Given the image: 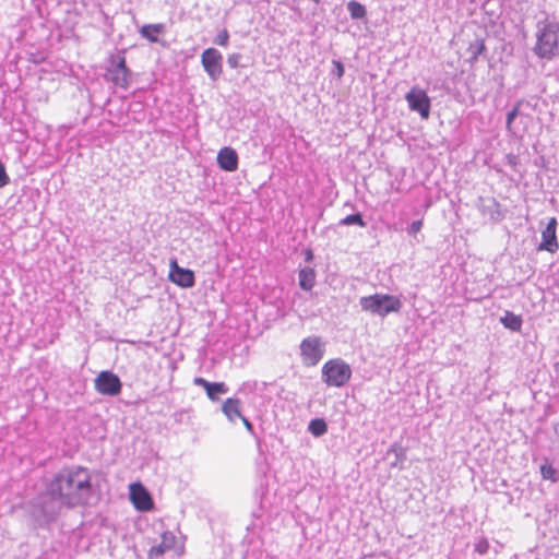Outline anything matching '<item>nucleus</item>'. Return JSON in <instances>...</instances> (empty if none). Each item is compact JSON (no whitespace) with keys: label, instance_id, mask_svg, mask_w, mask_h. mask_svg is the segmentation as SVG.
Returning <instances> with one entry per match:
<instances>
[{"label":"nucleus","instance_id":"nucleus-1","mask_svg":"<svg viewBox=\"0 0 559 559\" xmlns=\"http://www.w3.org/2000/svg\"><path fill=\"white\" fill-rule=\"evenodd\" d=\"M48 490L61 500L64 508L85 506L93 493L92 473L80 465L63 467L52 476Z\"/></svg>","mask_w":559,"mask_h":559},{"label":"nucleus","instance_id":"nucleus-2","mask_svg":"<svg viewBox=\"0 0 559 559\" xmlns=\"http://www.w3.org/2000/svg\"><path fill=\"white\" fill-rule=\"evenodd\" d=\"M537 41L535 53L540 58L550 59L559 53V24L544 21L537 24Z\"/></svg>","mask_w":559,"mask_h":559},{"label":"nucleus","instance_id":"nucleus-3","mask_svg":"<svg viewBox=\"0 0 559 559\" xmlns=\"http://www.w3.org/2000/svg\"><path fill=\"white\" fill-rule=\"evenodd\" d=\"M359 305L364 311L381 318H385L392 312H399L402 308L400 298L388 294H373L361 297Z\"/></svg>","mask_w":559,"mask_h":559},{"label":"nucleus","instance_id":"nucleus-4","mask_svg":"<svg viewBox=\"0 0 559 559\" xmlns=\"http://www.w3.org/2000/svg\"><path fill=\"white\" fill-rule=\"evenodd\" d=\"M62 508L61 500L51 495L47 486L46 491L35 499L32 514L39 525H46L56 521Z\"/></svg>","mask_w":559,"mask_h":559},{"label":"nucleus","instance_id":"nucleus-5","mask_svg":"<svg viewBox=\"0 0 559 559\" xmlns=\"http://www.w3.org/2000/svg\"><path fill=\"white\" fill-rule=\"evenodd\" d=\"M321 373L322 381L328 386L342 388L350 380L352 368L343 359L334 358L322 366Z\"/></svg>","mask_w":559,"mask_h":559},{"label":"nucleus","instance_id":"nucleus-6","mask_svg":"<svg viewBox=\"0 0 559 559\" xmlns=\"http://www.w3.org/2000/svg\"><path fill=\"white\" fill-rule=\"evenodd\" d=\"M110 67L105 75L106 80L112 82L116 86L127 90L131 84V71L127 67L124 51L118 55H111L109 58Z\"/></svg>","mask_w":559,"mask_h":559},{"label":"nucleus","instance_id":"nucleus-7","mask_svg":"<svg viewBox=\"0 0 559 559\" xmlns=\"http://www.w3.org/2000/svg\"><path fill=\"white\" fill-rule=\"evenodd\" d=\"M300 356L305 366L313 367L319 364V361L324 356V343L321 341L319 336H308L304 338L300 343Z\"/></svg>","mask_w":559,"mask_h":559},{"label":"nucleus","instance_id":"nucleus-8","mask_svg":"<svg viewBox=\"0 0 559 559\" xmlns=\"http://www.w3.org/2000/svg\"><path fill=\"white\" fill-rule=\"evenodd\" d=\"M405 99L412 111H416L423 119H427L430 115V98L427 93L418 87H413L406 95Z\"/></svg>","mask_w":559,"mask_h":559},{"label":"nucleus","instance_id":"nucleus-9","mask_svg":"<svg viewBox=\"0 0 559 559\" xmlns=\"http://www.w3.org/2000/svg\"><path fill=\"white\" fill-rule=\"evenodd\" d=\"M201 63L204 71L216 81L223 72V56L216 48H207L201 55Z\"/></svg>","mask_w":559,"mask_h":559},{"label":"nucleus","instance_id":"nucleus-10","mask_svg":"<svg viewBox=\"0 0 559 559\" xmlns=\"http://www.w3.org/2000/svg\"><path fill=\"white\" fill-rule=\"evenodd\" d=\"M121 381L111 371H102L95 379V389L98 393L108 396H116L121 392Z\"/></svg>","mask_w":559,"mask_h":559},{"label":"nucleus","instance_id":"nucleus-11","mask_svg":"<svg viewBox=\"0 0 559 559\" xmlns=\"http://www.w3.org/2000/svg\"><path fill=\"white\" fill-rule=\"evenodd\" d=\"M168 277L169 281L182 288H190L195 284L194 273L189 269L179 266L176 259L170 260Z\"/></svg>","mask_w":559,"mask_h":559},{"label":"nucleus","instance_id":"nucleus-12","mask_svg":"<svg viewBox=\"0 0 559 559\" xmlns=\"http://www.w3.org/2000/svg\"><path fill=\"white\" fill-rule=\"evenodd\" d=\"M557 218H549L546 227L542 231V241L538 245L539 251H548L550 253H555L559 246L557 241Z\"/></svg>","mask_w":559,"mask_h":559},{"label":"nucleus","instance_id":"nucleus-13","mask_svg":"<svg viewBox=\"0 0 559 559\" xmlns=\"http://www.w3.org/2000/svg\"><path fill=\"white\" fill-rule=\"evenodd\" d=\"M130 499L139 511H150L153 508V500L150 492L142 484L130 485Z\"/></svg>","mask_w":559,"mask_h":559},{"label":"nucleus","instance_id":"nucleus-14","mask_svg":"<svg viewBox=\"0 0 559 559\" xmlns=\"http://www.w3.org/2000/svg\"><path fill=\"white\" fill-rule=\"evenodd\" d=\"M177 537L173 532L166 531L160 535V543L154 545L148 551L150 559H157L165 552L175 548Z\"/></svg>","mask_w":559,"mask_h":559},{"label":"nucleus","instance_id":"nucleus-15","mask_svg":"<svg viewBox=\"0 0 559 559\" xmlns=\"http://www.w3.org/2000/svg\"><path fill=\"white\" fill-rule=\"evenodd\" d=\"M194 384L202 386L207 397L213 402L218 401L221 394L228 392V386L224 382H210L201 377L194 378Z\"/></svg>","mask_w":559,"mask_h":559},{"label":"nucleus","instance_id":"nucleus-16","mask_svg":"<svg viewBox=\"0 0 559 559\" xmlns=\"http://www.w3.org/2000/svg\"><path fill=\"white\" fill-rule=\"evenodd\" d=\"M217 164L225 171H235L238 168V155L231 147H223L217 154Z\"/></svg>","mask_w":559,"mask_h":559},{"label":"nucleus","instance_id":"nucleus-17","mask_svg":"<svg viewBox=\"0 0 559 559\" xmlns=\"http://www.w3.org/2000/svg\"><path fill=\"white\" fill-rule=\"evenodd\" d=\"M222 412L230 423H236L242 417L241 402L239 399L229 397L222 405Z\"/></svg>","mask_w":559,"mask_h":559},{"label":"nucleus","instance_id":"nucleus-18","mask_svg":"<svg viewBox=\"0 0 559 559\" xmlns=\"http://www.w3.org/2000/svg\"><path fill=\"white\" fill-rule=\"evenodd\" d=\"M166 32V26L163 23L145 24L140 29V35L150 43H159L158 36Z\"/></svg>","mask_w":559,"mask_h":559},{"label":"nucleus","instance_id":"nucleus-19","mask_svg":"<svg viewBox=\"0 0 559 559\" xmlns=\"http://www.w3.org/2000/svg\"><path fill=\"white\" fill-rule=\"evenodd\" d=\"M299 286L304 290H311L316 284V271L310 266H306L298 274Z\"/></svg>","mask_w":559,"mask_h":559},{"label":"nucleus","instance_id":"nucleus-20","mask_svg":"<svg viewBox=\"0 0 559 559\" xmlns=\"http://www.w3.org/2000/svg\"><path fill=\"white\" fill-rule=\"evenodd\" d=\"M483 212L496 222L504 218V213L501 210V205L496 199H490L487 204L484 205Z\"/></svg>","mask_w":559,"mask_h":559},{"label":"nucleus","instance_id":"nucleus-21","mask_svg":"<svg viewBox=\"0 0 559 559\" xmlns=\"http://www.w3.org/2000/svg\"><path fill=\"white\" fill-rule=\"evenodd\" d=\"M500 322L504 328L519 332L522 328V318L511 311H506L504 316L500 318Z\"/></svg>","mask_w":559,"mask_h":559},{"label":"nucleus","instance_id":"nucleus-22","mask_svg":"<svg viewBox=\"0 0 559 559\" xmlns=\"http://www.w3.org/2000/svg\"><path fill=\"white\" fill-rule=\"evenodd\" d=\"M308 430L314 437H321L328 431V425L324 419L316 418L309 423Z\"/></svg>","mask_w":559,"mask_h":559},{"label":"nucleus","instance_id":"nucleus-23","mask_svg":"<svg viewBox=\"0 0 559 559\" xmlns=\"http://www.w3.org/2000/svg\"><path fill=\"white\" fill-rule=\"evenodd\" d=\"M485 50V45L483 40L476 39L473 43L469 44L467 48V52L469 55L468 61L471 63H474L478 57L483 53Z\"/></svg>","mask_w":559,"mask_h":559},{"label":"nucleus","instance_id":"nucleus-24","mask_svg":"<svg viewBox=\"0 0 559 559\" xmlns=\"http://www.w3.org/2000/svg\"><path fill=\"white\" fill-rule=\"evenodd\" d=\"M347 10L353 19L358 20L366 16V8L355 0L347 3Z\"/></svg>","mask_w":559,"mask_h":559},{"label":"nucleus","instance_id":"nucleus-25","mask_svg":"<svg viewBox=\"0 0 559 559\" xmlns=\"http://www.w3.org/2000/svg\"><path fill=\"white\" fill-rule=\"evenodd\" d=\"M341 225H345V226H350V225H358L360 227H365L366 226V223L362 218V215L360 213H355V214H350V215H347L346 217H344L341 222H340Z\"/></svg>","mask_w":559,"mask_h":559},{"label":"nucleus","instance_id":"nucleus-26","mask_svg":"<svg viewBox=\"0 0 559 559\" xmlns=\"http://www.w3.org/2000/svg\"><path fill=\"white\" fill-rule=\"evenodd\" d=\"M540 474L544 479H549L551 481H557V469L552 467L551 464H543L540 466Z\"/></svg>","mask_w":559,"mask_h":559},{"label":"nucleus","instance_id":"nucleus-27","mask_svg":"<svg viewBox=\"0 0 559 559\" xmlns=\"http://www.w3.org/2000/svg\"><path fill=\"white\" fill-rule=\"evenodd\" d=\"M489 542L486 537H479L474 545V550L479 555H485L489 550Z\"/></svg>","mask_w":559,"mask_h":559},{"label":"nucleus","instance_id":"nucleus-28","mask_svg":"<svg viewBox=\"0 0 559 559\" xmlns=\"http://www.w3.org/2000/svg\"><path fill=\"white\" fill-rule=\"evenodd\" d=\"M521 103L519 102L508 114H507V130L512 132V123L519 115Z\"/></svg>","mask_w":559,"mask_h":559},{"label":"nucleus","instance_id":"nucleus-29","mask_svg":"<svg viewBox=\"0 0 559 559\" xmlns=\"http://www.w3.org/2000/svg\"><path fill=\"white\" fill-rule=\"evenodd\" d=\"M229 41V33L226 28L219 31L214 38V44L226 47Z\"/></svg>","mask_w":559,"mask_h":559},{"label":"nucleus","instance_id":"nucleus-30","mask_svg":"<svg viewBox=\"0 0 559 559\" xmlns=\"http://www.w3.org/2000/svg\"><path fill=\"white\" fill-rule=\"evenodd\" d=\"M240 60H241V55L238 53V52H234V53H230L228 57H227V64L231 68V69H237L240 67Z\"/></svg>","mask_w":559,"mask_h":559},{"label":"nucleus","instance_id":"nucleus-31","mask_svg":"<svg viewBox=\"0 0 559 559\" xmlns=\"http://www.w3.org/2000/svg\"><path fill=\"white\" fill-rule=\"evenodd\" d=\"M423 227V221L421 219H418V221H414L407 228V231L409 235H416L417 233L420 231Z\"/></svg>","mask_w":559,"mask_h":559},{"label":"nucleus","instance_id":"nucleus-32","mask_svg":"<svg viewBox=\"0 0 559 559\" xmlns=\"http://www.w3.org/2000/svg\"><path fill=\"white\" fill-rule=\"evenodd\" d=\"M9 182V176L7 175L3 164L0 162V188L4 187Z\"/></svg>","mask_w":559,"mask_h":559},{"label":"nucleus","instance_id":"nucleus-33","mask_svg":"<svg viewBox=\"0 0 559 559\" xmlns=\"http://www.w3.org/2000/svg\"><path fill=\"white\" fill-rule=\"evenodd\" d=\"M334 68H335V74L338 79H341L344 75V66L341 61L334 60L333 61Z\"/></svg>","mask_w":559,"mask_h":559},{"label":"nucleus","instance_id":"nucleus-34","mask_svg":"<svg viewBox=\"0 0 559 559\" xmlns=\"http://www.w3.org/2000/svg\"><path fill=\"white\" fill-rule=\"evenodd\" d=\"M240 419L242 420L247 431L250 432L251 435H253L254 428H253V425L250 423V420L245 416H242Z\"/></svg>","mask_w":559,"mask_h":559},{"label":"nucleus","instance_id":"nucleus-35","mask_svg":"<svg viewBox=\"0 0 559 559\" xmlns=\"http://www.w3.org/2000/svg\"><path fill=\"white\" fill-rule=\"evenodd\" d=\"M390 451H394L396 453V456L399 457L400 455L403 454V450L401 448H396L395 445H393Z\"/></svg>","mask_w":559,"mask_h":559},{"label":"nucleus","instance_id":"nucleus-36","mask_svg":"<svg viewBox=\"0 0 559 559\" xmlns=\"http://www.w3.org/2000/svg\"><path fill=\"white\" fill-rule=\"evenodd\" d=\"M311 259H312V252L309 250V251H307L306 260L310 261Z\"/></svg>","mask_w":559,"mask_h":559},{"label":"nucleus","instance_id":"nucleus-37","mask_svg":"<svg viewBox=\"0 0 559 559\" xmlns=\"http://www.w3.org/2000/svg\"><path fill=\"white\" fill-rule=\"evenodd\" d=\"M510 160H511V163H514L515 157H514V156H512V157L510 158Z\"/></svg>","mask_w":559,"mask_h":559}]
</instances>
